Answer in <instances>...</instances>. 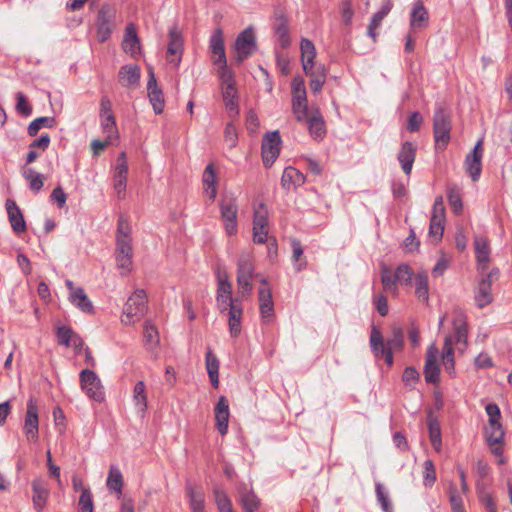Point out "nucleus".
Masks as SVG:
<instances>
[{"instance_id": "obj_1", "label": "nucleus", "mask_w": 512, "mask_h": 512, "mask_svg": "<svg viewBox=\"0 0 512 512\" xmlns=\"http://www.w3.org/2000/svg\"><path fill=\"white\" fill-rule=\"evenodd\" d=\"M131 232L132 229L128 220L121 215L117 223L115 258L117 266L123 270V274L129 273L132 267L133 248Z\"/></svg>"}, {"instance_id": "obj_2", "label": "nucleus", "mask_w": 512, "mask_h": 512, "mask_svg": "<svg viewBox=\"0 0 512 512\" xmlns=\"http://www.w3.org/2000/svg\"><path fill=\"white\" fill-rule=\"evenodd\" d=\"M451 130L450 112L442 106L437 107L433 116V135L436 152H443L447 148L451 140Z\"/></svg>"}, {"instance_id": "obj_3", "label": "nucleus", "mask_w": 512, "mask_h": 512, "mask_svg": "<svg viewBox=\"0 0 512 512\" xmlns=\"http://www.w3.org/2000/svg\"><path fill=\"white\" fill-rule=\"evenodd\" d=\"M147 296L143 289H137L124 305L122 323L131 325L139 321L147 312Z\"/></svg>"}, {"instance_id": "obj_4", "label": "nucleus", "mask_w": 512, "mask_h": 512, "mask_svg": "<svg viewBox=\"0 0 512 512\" xmlns=\"http://www.w3.org/2000/svg\"><path fill=\"white\" fill-rule=\"evenodd\" d=\"M489 417L488 427L485 429L486 440L489 446L501 444L505 437V431L500 423L501 412L496 403H489L485 407Z\"/></svg>"}, {"instance_id": "obj_5", "label": "nucleus", "mask_w": 512, "mask_h": 512, "mask_svg": "<svg viewBox=\"0 0 512 512\" xmlns=\"http://www.w3.org/2000/svg\"><path fill=\"white\" fill-rule=\"evenodd\" d=\"M116 18V7L113 4L104 3L97 14L96 33L99 42L107 41L114 29Z\"/></svg>"}, {"instance_id": "obj_6", "label": "nucleus", "mask_w": 512, "mask_h": 512, "mask_svg": "<svg viewBox=\"0 0 512 512\" xmlns=\"http://www.w3.org/2000/svg\"><path fill=\"white\" fill-rule=\"evenodd\" d=\"M257 276L252 256L248 253L241 254L237 260V284L241 288L243 295L252 292L251 281Z\"/></svg>"}, {"instance_id": "obj_7", "label": "nucleus", "mask_w": 512, "mask_h": 512, "mask_svg": "<svg viewBox=\"0 0 512 512\" xmlns=\"http://www.w3.org/2000/svg\"><path fill=\"white\" fill-rule=\"evenodd\" d=\"M221 219L224 230L229 236L236 235L238 232V204L235 197H223L219 201Z\"/></svg>"}, {"instance_id": "obj_8", "label": "nucleus", "mask_w": 512, "mask_h": 512, "mask_svg": "<svg viewBox=\"0 0 512 512\" xmlns=\"http://www.w3.org/2000/svg\"><path fill=\"white\" fill-rule=\"evenodd\" d=\"M481 279L475 291V301L479 308H484L493 301L492 284L499 278L498 268H492L489 272L480 273Z\"/></svg>"}, {"instance_id": "obj_9", "label": "nucleus", "mask_w": 512, "mask_h": 512, "mask_svg": "<svg viewBox=\"0 0 512 512\" xmlns=\"http://www.w3.org/2000/svg\"><path fill=\"white\" fill-rule=\"evenodd\" d=\"M235 62L241 64L256 50V39L251 27L246 28L236 38L235 41Z\"/></svg>"}, {"instance_id": "obj_10", "label": "nucleus", "mask_w": 512, "mask_h": 512, "mask_svg": "<svg viewBox=\"0 0 512 512\" xmlns=\"http://www.w3.org/2000/svg\"><path fill=\"white\" fill-rule=\"evenodd\" d=\"M80 382L82 390L89 398L97 402H101L104 399L101 381L94 371L89 369L82 370Z\"/></svg>"}, {"instance_id": "obj_11", "label": "nucleus", "mask_w": 512, "mask_h": 512, "mask_svg": "<svg viewBox=\"0 0 512 512\" xmlns=\"http://www.w3.org/2000/svg\"><path fill=\"white\" fill-rule=\"evenodd\" d=\"M281 137L278 131L267 132L262 141V160L271 166L280 153Z\"/></svg>"}, {"instance_id": "obj_12", "label": "nucleus", "mask_w": 512, "mask_h": 512, "mask_svg": "<svg viewBox=\"0 0 512 512\" xmlns=\"http://www.w3.org/2000/svg\"><path fill=\"white\" fill-rule=\"evenodd\" d=\"M169 43L167 46L166 58L176 67L179 66L184 50L183 37L181 31L176 25L169 29Z\"/></svg>"}, {"instance_id": "obj_13", "label": "nucleus", "mask_w": 512, "mask_h": 512, "mask_svg": "<svg viewBox=\"0 0 512 512\" xmlns=\"http://www.w3.org/2000/svg\"><path fill=\"white\" fill-rule=\"evenodd\" d=\"M370 347L375 358H384L387 366L389 367L393 365V352L391 351L390 348H388L387 344L384 342L382 333L375 326L372 327L370 334Z\"/></svg>"}, {"instance_id": "obj_14", "label": "nucleus", "mask_w": 512, "mask_h": 512, "mask_svg": "<svg viewBox=\"0 0 512 512\" xmlns=\"http://www.w3.org/2000/svg\"><path fill=\"white\" fill-rule=\"evenodd\" d=\"M483 141L479 140L465 158V170L472 181H478L482 172Z\"/></svg>"}, {"instance_id": "obj_15", "label": "nucleus", "mask_w": 512, "mask_h": 512, "mask_svg": "<svg viewBox=\"0 0 512 512\" xmlns=\"http://www.w3.org/2000/svg\"><path fill=\"white\" fill-rule=\"evenodd\" d=\"M216 302L220 313L226 312L232 304L240 302L239 299L232 297V285L227 276L225 278L218 276Z\"/></svg>"}, {"instance_id": "obj_16", "label": "nucleus", "mask_w": 512, "mask_h": 512, "mask_svg": "<svg viewBox=\"0 0 512 512\" xmlns=\"http://www.w3.org/2000/svg\"><path fill=\"white\" fill-rule=\"evenodd\" d=\"M147 91L148 98L155 114H161L164 111L165 99L162 89L158 86L155 73L152 68L148 71Z\"/></svg>"}, {"instance_id": "obj_17", "label": "nucleus", "mask_w": 512, "mask_h": 512, "mask_svg": "<svg viewBox=\"0 0 512 512\" xmlns=\"http://www.w3.org/2000/svg\"><path fill=\"white\" fill-rule=\"evenodd\" d=\"M261 283L265 285L259 289V309L263 322L269 323L274 316V303L272 299V292L268 285L266 278H261Z\"/></svg>"}, {"instance_id": "obj_18", "label": "nucleus", "mask_w": 512, "mask_h": 512, "mask_svg": "<svg viewBox=\"0 0 512 512\" xmlns=\"http://www.w3.org/2000/svg\"><path fill=\"white\" fill-rule=\"evenodd\" d=\"M23 429H24V433L29 441L35 442L38 439V432H39L38 408L32 399H30L27 403V411H26V417H25Z\"/></svg>"}, {"instance_id": "obj_19", "label": "nucleus", "mask_w": 512, "mask_h": 512, "mask_svg": "<svg viewBox=\"0 0 512 512\" xmlns=\"http://www.w3.org/2000/svg\"><path fill=\"white\" fill-rule=\"evenodd\" d=\"M437 352L434 346H431L427 351L423 373L428 384L437 385L440 382L441 370L437 362Z\"/></svg>"}, {"instance_id": "obj_20", "label": "nucleus", "mask_w": 512, "mask_h": 512, "mask_svg": "<svg viewBox=\"0 0 512 512\" xmlns=\"http://www.w3.org/2000/svg\"><path fill=\"white\" fill-rule=\"evenodd\" d=\"M417 153V145L411 141L402 143L400 150L397 154V159L401 165L403 172L409 176L411 174L413 164L415 162Z\"/></svg>"}, {"instance_id": "obj_21", "label": "nucleus", "mask_w": 512, "mask_h": 512, "mask_svg": "<svg viewBox=\"0 0 512 512\" xmlns=\"http://www.w3.org/2000/svg\"><path fill=\"white\" fill-rule=\"evenodd\" d=\"M475 257L479 273L488 270L490 264V244L485 237H476L474 240Z\"/></svg>"}, {"instance_id": "obj_22", "label": "nucleus", "mask_w": 512, "mask_h": 512, "mask_svg": "<svg viewBox=\"0 0 512 512\" xmlns=\"http://www.w3.org/2000/svg\"><path fill=\"white\" fill-rule=\"evenodd\" d=\"M209 48L212 53L213 64H225L227 58L225 54L223 31L221 28L215 29L212 33Z\"/></svg>"}, {"instance_id": "obj_23", "label": "nucleus", "mask_w": 512, "mask_h": 512, "mask_svg": "<svg viewBox=\"0 0 512 512\" xmlns=\"http://www.w3.org/2000/svg\"><path fill=\"white\" fill-rule=\"evenodd\" d=\"M275 22L273 25L274 32L278 37V41L282 48H287L290 45L288 19L282 9L275 10Z\"/></svg>"}, {"instance_id": "obj_24", "label": "nucleus", "mask_w": 512, "mask_h": 512, "mask_svg": "<svg viewBox=\"0 0 512 512\" xmlns=\"http://www.w3.org/2000/svg\"><path fill=\"white\" fill-rule=\"evenodd\" d=\"M32 501L33 506L36 512H42L46 506L47 500L49 498V488L47 483L41 479H35L32 481Z\"/></svg>"}, {"instance_id": "obj_25", "label": "nucleus", "mask_w": 512, "mask_h": 512, "mask_svg": "<svg viewBox=\"0 0 512 512\" xmlns=\"http://www.w3.org/2000/svg\"><path fill=\"white\" fill-rule=\"evenodd\" d=\"M127 175H128V164L125 152H122L118 158L115 167L114 174V188L121 198V195L124 194L126 190L127 184Z\"/></svg>"}, {"instance_id": "obj_26", "label": "nucleus", "mask_w": 512, "mask_h": 512, "mask_svg": "<svg viewBox=\"0 0 512 512\" xmlns=\"http://www.w3.org/2000/svg\"><path fill=\"white\" fill-rule=\"evenodd\" d=\"M216 428L221 435H225L228 431L229 422V404L225 396H220L214 408Z\"/></svg>"}, {"instance_id": "obj_27", "label": "nucleus", "mask_w": 512, "mask_h": 512, "mask_svg": "<svg viewBox=\"0 0 512 512\" xmlns=\"http://www.w3.org/2000/svg\"><path fill=\"white\" fill-rule=\"evenodd\" d=\"M452 325L457 343L467 346L468 328L465 313L460 309L454 310Z\"/></svg>"}, {"instance_id": "obj_28", "label": "nucleus", "mask_w": 512, "mask_h": 512, "mask_svg": "<svg viewBox=\"0 0 512 512\" xmlns=\"http://www.w3.org/2000/svg\"><path fill=\"white\" fill-rule=\"evenodd\" d=\"M6 210L8 213L9 222L14 232L22 233L26 231V222L23 214L15 201L8 199L6 201Z\"/></svg>"}, {"instance_id": "obj_29", "label": "nucleus", "mask_w": 512, "mask_h": 512, "mask_svg": "<svg viewBox=\"0 0 512 512\" xmlns=\"http://www.w3.org/2000/svg\"><path fill=\"white\" fill-rule=\"evenodd\" d=\"M141 70L138 65H124L118 73L119 82L124 87L134 88L139 84Z\"/></svg>"}, {"instance_id": "obj_30", "label": "nucleus", "mask_w": 512, "mask_h": 512, "mask_svg": "<svg viewBox=\"0 0 512 512\" xmlns=\"http://www.w3.org/2000/svg\"><path fill=\"white\" fill-rule=\"evenodd\" d=\"M202 181L205 193L208 195L211 202L217 196V174L216 167L213 163H209L203 172Z\"/></svg>"}, {"instance_id": "obj_31", "label": "nucleus", "mask_w": 512, "mask_h": 512, "mask_svg": "<svg viewBox=\"0 0 512 512\" xmlns=\"http://www.w3.org/2000/svg\"><path fill=\"white\" fill-rule=\"evenodd\" d=\"M122 47L123 50L131 56H135L140 52V40L133 23H129L125 28Z\"/></svg>"}, {"instance_id": "obj_32", "label": "nucleus", "mask_w": 512, "mask_h": 512, "mask_svg": "<svg viewBox=\"0 0 512 512\" xmlns=\"http://www.w3.org/2000/svg\"><path fill=\"white\" fill-rule=\"evenodd\" d=\"M304 121L308 123V129L311 137L315 140H322L326 135L325 122L321 113L316 110L311 112Z\"/></svg>"}, {"instance_id": "obj_33", "label": "nucleus", "mask_w": 512, "mask_h": 512, "mask_svg": "<svg viewBox=\"0 0 512 512\" xmlns=\"http://www.w3.org/2000/svg\"><path fill=\"white\" fill-rule=\"evenodd\" d=\"M429 14L422 0H417L410 13V26L413 29H422L428 26Z\"/></svg>"}, {"instance_id": "obj_34", "label": "nucleus", "mask_w": 512, "mask_h": 512, "mask_svg": "<svg viewBox=\"0 0 512 512\" xmlns=\"http://www.w3.org/2000/svg\"><path fill=\"white\" fill-rule=\"evenodd\" d=\"M305 176L294 167H286L281 178V185L284 189L297 188L305 183Z\"/></svg>"}, {"instance_id": "obj_35", "label": "nucleus", "mask_w": 512, "mask_h": 512, "mask_svg": "<svg viewBox=\"0 0 512 512\" xmlns=\"http://www.w3.org/2000/svg\"><path fill=\"white\" fill-rule=\"evenodd\" d=\"M300 50L303 70L306 74H309L314 66V58L316 56L315 46L311 40L302 38Z\"/></svg>"}, {"instance_id": "obj_36", "label": "nucleus", "mask_w": 512, "mask_h": 512, "mask_svg": "<svg viewBox=\"0 0 512 512\" xmlns=\"http://www.w3.org/2000/svg\"><path fill=\"white\" fill-rule=\"evenodd\" d=\"M228 315L229 331L232 337H237L241 332V319L243 314L241 302L232 304L226 310Z\"/></svg>"}, {"instance_id": "obj_37", "label": "nucleus", "mask_w": 512, "mask_h": 512, "mask_svg": "<svg viewBox=\"0 0 512 512\" xmlns=\"http://www.w3.org/2000/svg\"><path fill=\"white\" fill-rule=\"evenodd\" d=\"M69 301L84 313H94V306L85 293L84 289L81 287H77L76 290L69 294Z\"/></svg>"}, {"instance_id": "obj_38", "label": "nucleus", "mask_w": 512, "mask_h": 512, "mask_svg": "<svg viewBox=\"0 0 512 512\" xmlns=\"http://www.w3.org/2000/svg\"><path fill=\"white\" fill-rule=\"evenodd\" d=\"M239 503L245 512H256L260 506V500L257 495L246 486L239 489Z\"/></svg>"}, {"instance_id": "obj_39", "label": "nucleus", "mask_w": 512, "mask_h": 512, "mask_svg": "<svg viewBox=\"0 0 512 512\" xmlns=\"http://www.w3.org/2000/svg\"><path fill=\"white\" fill-rule=\"evenodd\" d=\"M186 494L192 512H204V492L201 488H195L190 483L186 485Z\"/></svg>"}, {"instance_id": "obj_40", "label": "nucleus", "mask_w": 512, "mask_h": 512, "mask_svg": "<svg viewBox=\"0 0 512 512\" xmlns=\"http://www.w3.org/2000/svg\"><path fill=\"white\" fill-rule=\"evenodd\" d=\"M206 361V369L211 381V384L214 388H218L219 386V360L217 356L212 352L211 349H208L205 356Z\"/></svg>"}, {"instance_id": "obj_41", "label": "nucleus", "mask_w": 512, "mask_h": 512, "mask_svg": "<svg viewBox=\"0 0 512 512\" xmlns=\"http://www.w3.org/2000/svg\"><path fill=\"white\" fill-rule=\"evenodd\" d=\"M222 97L225 108L228 110L230 118H236L239 115L238 94L236 88L222 89Z\"/></svg>"}, {"instance_id": "obj_42", "label": "nucleus", "mask_w": 512, "mask_h": 512, "mask_svg": "<svg viewBox=\"0 0 512 512\" xmlns=\"http://www.w3.org/2000/svg\"><path fill=\"white\" fill-rule=\"evenodd\" d=\"M291 249H292V262L296 272H300L307 267V260L303 256L304 249L300 242V240L296 238L291 239Z\"/></svg>"}, {"instance_id": "obj_43", "label": "nucleus", "mask_w": 512, "mask_h": 512, "mask_svg": "<svg viewBox=\"0 0 512 512\" xmlns=\"http://www.w3.org/2000/svg\"><path fill=\"white\" fill-rule=\"evenodd\" d=\"M144 345L148 350H153L159 344V333L157 327L152 323L151 320H147L144 323L143 329Z\"/></svg>"}, {"instance_id": "obj_44", "label": "nucleus", "mask_w": 512, "mask_h": 512, "mask_svg": "<svg viewBox=\"0 0 512 512\" xmlns=\"http://www.w3.org/2000/svg\"><path fill=\"white\" fill-rule=\"evenodd\" d=\"M415 294L423 302L429 300V278L426 272H418L415 275Z\"/></svg>"}, {"instance_id": "obj_45", "label": "nucleus", "mask_w": 512, "mask_h": 512, "mask_svg": "<svg viewBox=\"0 0 512 512\" xmlns=\"http://www.w3.org/2000/svg\"><path fill=\"white\" fill-rule=\"evenodd\" d=\"M292 110L297 121L304 122V120L308 118L311 112L308 110L306 95L293 96Z\"/></svg>"}, {"instance_id": "obj_46", "label": "nucleus", "mask_w": 512, "mask_h": 512, "mask_svg": "<svg viewBox=\"0 0 512 512\" xmlns=\"http://www.w3.org/2000/svg\"><path fill=\"white\" fill-rule=\"evenodd\" d=\"M107 487L109 490L116 492L118 496L122 495L123 476L119 468L114 465L109 469Z\"/></svg>"}, {"instance_id": "obj_47", "label": "nucleus", "mask_w": 512, "mask_h": 512, "mask_svg": "<svg viewBox=\"0 0 512 512\" xmlns=\"http://www.w3.org/2000/svg\"><path fill=\"white\" fill-rule=\"evenodd\" d=\"M442 358L446 372L453 375L455 373V360L451 337L449 336H447L444 341Z\"/></svg>"}, {"instance_id": "obj_48", "label": "nucleus", "mask_w": 512, "mask_h": 512, "mask_svg": "<svg viewBox=\"0 0 512 512\" xmlns=\"http://www.w3.org/2000/svg\"><path fill=\"white\" fill-rule=\"evenodd\" d=\"M145 383L138 381L133 390V400L139 413L144 414L147 409V395Z\"/></svg>"}, {"instance_id": "obj_49", "label": "nucleus", "mask_w": 512, "mask_h": 512, "mask_svg": "<svg viewBox=\"0 0 512 512\" xmlns=\"http://www.w3.org/2000/svg\"><path fill=\"white\" fill-rule=\"evenodd\" d=\"M447 199L454 214H461L463 211V202L458 186L452 185L447 188Z\"/></svg>"}, {"instance_id": "obj_50", "label": "nucleus", "mask_w": 512, "mask_h": 512, "mask_svg": "<svg viewBox=\"0 0 512 512\" xmlns=\"http://www.w3.org/2000/svg\"><path fill=\"white\" fill-rule=\"evenodd\" d=\"M462 494L463 493L458 490L454 483L449 484L448 496L452 512H466Z\"/></svg>"}, {"instance_id": "obj_51", "label": "nucleus", "mask_w": 512, "mask_h": 512, "mask_svg": "<svg viewBox=\"0 0 512 512\" xmlns=\"http://www.w3.org/2000/svg\"><path fill=\"white\" fill-rule=\"evenodd\" d=\"M218 65V76L221 81L222 89L235 88V74L234 71L230 67H228L227 61H225V64Z\"/></svg>"}, {"instance_id": "obj_52", "label": "nucleus", "mask_w": 512, "mask_h": 512, "mask_svg": "<svg viewBox=\"0 0 512 512\" xmlns=\"http://www.w3.org/2000/svg\"><path fill=\"white\" fill-rule=\"evenodd\" d=\"M23 176L29 182V187L34 192H39L44 185V177L32 168H24Z\"/></svg>"}, {"instance_id": "obj_53", "label": "nucleus", "mask_w": 512, "mask_h": 512, "mask_svg": "<svg viewBox=\"0 0 512 512\" xmlns=\"http://www.w3.org/2000/svg\"><path fill=\"white\" fill-rule=\"evenodd\" d=\"M307 75L311 77L310 89L312 92L315 94L320 92L326 80L324 68L317 67L314 69L313 67L310 73Z\"/></svg>"}, {"instance_id": "obj_54", "label": "nucleus", "mask_w": 512, "mask_h": 512, "mask_svg": "<svg viewBox=\"0 0 512 512\" xmlns=\"http://www.w3.org/2000/svg\"><path fill=\"white\" fill-rule=\"evenodd\" d=\"M56 125L54 117H38L34 119L28 126V134L36 136L42 127L53 128Z\"/></svg>"}, {"instance_id": "obj_55", "label": "nucleus", "mask_w": 512, "mask_h": 512, "mask_svg": "<svg viewBox=\"0 0 512 512\" xmlns=\"http://www.w3.org/2000/svg\"><path fill=\"white\" fill-rule=\"evenodd\" d=\"M100 122L103 133L109 139H118L119 133L114 116L100 117Z\"/></svg>"}, {"instance_id": "obj_56", "label": "nucleus", "mask_w": 512, "mask_h": 512, "mask_svg": "<svg viewBox=\"0 0 512 512\" xmlns=\"http://www.w3.org/2000/svg\"><path fill=\"white\" fill-rule=\"evenodd\" d=\"M214 497L219 512H234L231 500L225 491L220 488H215Z\"/></svg>"}, {"instance_id": "obj_57", "label": "nucleus", "mask_w": 512, "mask_h": 512, "mask_svg": "<svg viewBox=\"0 0 512 512\" xmlns=\"http://www.w3.org/2000/svg\"><path fill=\"white\" fill-rule=\"evenodd\" d=\"M381 282H382L383 287H384L385 290L391 291L393 293L397 292V290H398V288H397L398 280L396 279L395 274H393L392 271L389 268H387V267H384L382 269Z\"/></svg>"}, {"instance_id": "obj_58", "label": "nucleus", "mask_w": 512, "mask_h": 512, "mask_svg": "<svg viewBox=\"0 0 512 512\" xmlns=\"http://www.w3.org/2000/svg\"><path fill=\"white\" fill-rule=\"evenodd\" d=\"M423 467V484L425 487H432L437 479L434 463L431 459H427L425 460Z\"/></svg>"}, {"instance_id": "obj_59", "label": "nucleus", "mask_w": 512, "mask_h": 512, "mask_svg": "<svg viewBox=\"0 0 512 512\" xmlns=\"http://www.w3.org/2000/svg\"><path fill=\"white\" fill-rule=\"evenodd\" d=\"M255 226H258V229H260L261 226L268 227V209L263 203H260L254 209L253 227Z\"/></svg>"}, {"instance_id": "obj_60", "label": "nucleus", "mask_w": 512, "mask_h": 512, "mask_svg": "<svg viewBox=\"0 0 512 512\" xmlns=\"http://www.w3.org/2000/svg\"><path fill=\"white\" fill-rule=\"evenodd\" d=\"M78 507L80 512H94L93 496L90 489H82Z\"/></svg>"}, {"instance_id": "obj_61", "label": "nucleus", "mask_w": 512, "mask_h": 512, "mask_svg": "<svg viewBox=\"0 0 512 512\" xmlns=\"http://www.w3.org/2000/svg\"><path fill=\"white\" fill-rule=\"evenodd\" d=\"M394 274L398 282L409 285L411 284L414 272L408 264L402 263L396 268Z\"/></svg>"}, {"instance_id": "obj_62", "label": "nucleus", "mask_w": 512, "mask_h": 512, "mask_svg": "<svg viewBox=\"0 0 512 512\" xmlns=\"http://www.w3.org/2000/svg\"><path fill=\"white\" fill-rule=\"evenodd\" d=\"M388 348L393 352L394 349H401L404 344V334L400 327H394L392 330V336L385 342Z\"/></svg>"}, {"instance_id": "obj_63", "label": "nucleus", "mask_w": 512, "mask_h": 512, "mask_svg": "<svg viewBox=\"0 0 512 512\" xmlns=\"http://www.w3.org/2000/svg\"><path fill=\"white\" fill-rule=\"evenodd\" d=\"M478 498L480 503L486 508L487 512H497L496 503L490 493H488L483 487L477 488Z\"/></svg>"}, {"instance_id": "obj_64", "label": "nucleus", "mask_w": 512, "mask_h": 512, "mask_svg": "<svg viewBox=\"0 0 512 512\" xmlns=\"http://www.w3.org/2000/svg\"><path fill=\"white\" fill-rule=\"evenodd\" d=\"M376 496L383 512H393V505L389 495L384 491V488L380 483L376 484Z\"/></svg>"}]
</instances>
